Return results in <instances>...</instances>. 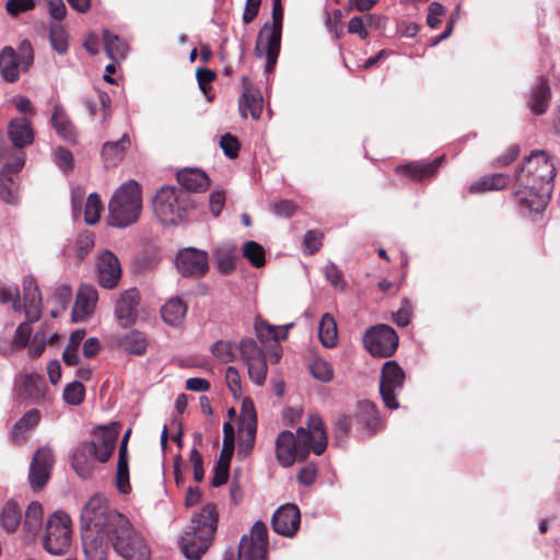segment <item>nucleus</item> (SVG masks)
<instances>
[{
	"instance_id": "obj_1",
	"label": "nucleus",
	"mask_w": 560,
	"mask_h": 560,
	"mask_svg": "<svg viewBox=\"0 0 560 560\" xmlns=\"http://www.w3.org/2000/svg\"><path fill=\"white\" fill-rule=\"evenodd\" d=\"M81 518L113 534V547L122 560H150L151 551L142 535L125 515L110 510L104 498H91L81 512Z\"/></svg>"
},
{
	"instance_id": "obj_2",
	"label": "nucleus",
	"mask_w": 560,
	"mask_h": 560,
	"mask_svg": "<svg viewBox=\"0 0 560 560\" xmlns=\"http://www.w3.org/2000/svg\"><path fill=\"white\" fill-rule=\"evenodd\" d=\"M556 165L549 153L535 150L515 174V201L522 213L542 212L553 190Z\"/></svg>"
},
{
	"instance_id": "obj_3",
	"label": "nucleus",
	"mask_w": 560,
	"mask_h": 560,
	"mask_svg": "<svg viewBox=\"0 0 560 560\" xmlns=\"http://www.w3.org/2000/svg\"><path fill=\"white\" fill-rule=\"evenodd\" d=\"M327 447V433L324 422L318 415H311L307 425L296 430V434L290 431H282L276 440V456L279 464L290 467L295 459L305 458L312 451L320 455Z\"/></svg>"
},
{
	"instance_id": "obj_4",
	"label": "nucleus",
	"mask_w": 560,
	"mask_h": 560,
	"mask_svg": "<svg viewBox=\"0 0 560 560\" xmlns=\"http://www.w3.org/2000/svg\"><path fill=\"white\" fill-rule=\"evenodd\" d=\"M118 439L116 425L101 428L94 433L92 441H85L75 448L71 465L79 477L89 479L96 469L97 463H106L114 453Z\"/></svg>"
},
{
	"instance_id": "obj_5",
	"label": "nucleus",
	"mask_w": 560,
	"mask_h": 560,
	"mask_svg": "<svg viewBox=\"0 0 560 560\" xmlns=\"http://www.w3.org/2000/svg\"><path fill=\"white\" fill-rule=\"evenodd\" d=\"M218 513L213 504H207L191 517L189 529L180 537L179 544L185 557L199 560L208 550L214 537Z\"/></svg>"
},
{
	"instance_id": "obj_6",
	"label": "nucleus",
	"mask_w": 560,
	"mask_h": 560,
	"mask_svg": "<svg viewBox=\"0 0 560 560\" xmlns=\"http://www.w3.org/2000/svg\"><path fill=\"white\" fill-rule=\"evenodd\" d=\"M142 209L141 187L136 180L124 183L113 195L108 203V224L127 228L140 217Z\"/></svg>"
},
{
	"instance_id": "obj_7",
	"label": "nucleus",
	"mask_w": 560,
	"mask_h": 560,
	"mask_svg": "<svg viewBox=\"0 0 560 560\" xmlns=\"http://www.w3.org/2000/svg\"><path fill=\"white\" fill-rule=\"evenodd\" d=\"M194 207L191 195L175 186L162 187L153 199L154 213L164 225L182 223Z\"/></svg>"
},
{
	"instance_id": "obj_8",
	"label": "nucleus",
	"mask_w": 560,
	"mask_h": 560,
	"mask_svg": "<svg viewBox=\"0 0 560 560\" xmlns=\"http://www.w3.org/2000/svg\"><path fill=\"white\" fill-rule=\"evenodd\" d=\"M23 298H19V289L16 285L0 288V302L7 304L13 303V308L16 312H23L26 318L32 322L39 320L42 316V295L32 276H26L23 279Z\"/></svg>"
},
{
	"instance_id": "obj_9",
	"label": "nucleus",
	"mask_w": 560,
	"mask_h": 560,
	"mask_svg": "<svg viewBox=\"0 0 560 560\" xmlns=\"http://www.w3.org/2000/svg\"><path fill=\"white\" fill-rule=\"evenodd\" d=\"M71 545V520L63 512H55L46 523L43 547L50 555L60 556Z\"/></svg>"
},
{
	"instance_id": "obj_10",
	"label": "nucleus",
	"mask_w": 560,
	"mask_h": 560,
	"mask_svg": "<svg viewBox=\"0 0 560 560\" xmlns=\"http://www.w3.org/2000/svg\"><path fill=\"white\" fill-rule=\"evenodd\" d=\"M398 335L388 325L378 324L366 330L363 342L365 349L378 358H387L395 353L398 347Z\"/></svg>"
},
{
	"instance_id": "obj_11",
	"label": "nucleus",
	"mask_w": 560,
	"mask_h": 560,
	"mask_svg": "<svg viewBox=\"0 0 560 560\" xmlns=\"http://www.w3.org/2000/svg\"><path fill=\"white\" fill-rule=\"evenodd\" d=\"M405 372L396 361L383 364L380 380V393L384 405L395 410L399 407L397 396L404 388Z\"/></svg>"
},
{
	"instance_id": "obj_12",
	"label": "nucleus",
	"mask_w": 560,
	"mask_h": 560,
	"mask_svg": "<svg viewBox=\"0 0 560 560\" xmlns=\"http://www.w3.org/2000/svg\"><path fill=\"white\" fill-rule=\"evenodd\" d=\"M281 34L282 28L269 25V22H266L260 30L255 52L259 58L266 57V72H270L277 63L280 52Z\"/></svg>"
},
{
	"instance_id": "obj_13",
	"label": "nucleus",
	"mask_w": 560,
	"mask_h": 560,
	"mask_svg": "<svg viewBox=\"0 0 560 560\" xmlns=\"http://www.w3.org/2000/svg\"><path fill=\"white\" fill-rule=\"evenodd\" d=\"M85 533L82 535L83 550L86 560H107L108 545H113V534L101 530L96 526L83 521Z\"/></svg>"
},
{
	"instance_id": "obj_14",
	"label": "nucleus",
	"mask_w": 560,
	"mask_h": 560,
	"mask_svg": "<svg viewBox=\"0 0 560 560\" xmlns=\"http://www.w3.org/2000/svg\"><path fill=\"white\" fill-rule=\"evenodd\" d=\"M54 463V452L50 447L42 446L35 452L28 471V480L33 490H39L47 483Z\"/></svg>"
},
{
	"instance_id": "obj_15",
	"label": "nucleus",
	"mask_w": 560,
	"mask_h": 560,
	"mask_svg": "<svg viewBox=\"0 0 560 560\" xmlns=\"http://www.w3.org/2000/svg\"><path fill=\"white\" fill-rule=\"evenodd\" d=\"M267 526L264 522L257 521L250 529V535H244L240 548L244 549V557L248 560H266L267 556Z\"/></svg>"
},
{
	"instance_id": "obj_16",
	"label": "nucleus",
	"mask_w": 560,
	"mask_h": 560,
	"mask_svg": "<svg viewBox=\"0 0 560 560\" xmlns=\"http://www.w3.org/2000/svg\"><path fill=\"white\" fill-rule=\"evenodd\" d=\"M301 524V513L295 504L287 503L278 508L271 517L273 530L284 537H293Z\"/></svg>"
},
{
	"instance_id": "obj_17",
	"label": "nucleus",
	"mask_w": 560,
	"mask_h": 560,
	"mask_svg": "<svg viewBox=\"0 0 560 560\" xmlns=\"http://www.w3.org/2000/svg\"><path fill=\"white\" fill-rule=\"evenodd\" d=\"M140 303V293L137 289L130 288L119 294L115 303V318L119 326L128 327L138 319V307Z\"/></svg>"
},
{
	"instance_id": "obj_18",
	"label": "nucleus",
	"mask_w": 560,
	"mask_h": 560,
	"mask_svg": "<svg viewBox=\"0 0 560 560\" xmlns=\"http://www.w3.org/2000/svg\"><path fill=\"white\" fill-rule=\"evenodd\" d=\"M176 267L185 277H201L208 270L207 252L196 248H185L176 257Z\"/></svg>"
},
{
	"instance_id": "obj_19",
	"label": "nucleus",
	"mask_w": 560,
	"mask_h": 560,
	"mask_svg": "<svg viewBox=\"0 0 560 560\" xmlns=\"http://www.w3.org/2000/svg\"><path fill=\"white\" fill-rule=\"evenodd\" d=\"M121 277L120 262L116 255L105 250L97 259V278L101 287L114 289L117 287Z\"/></svg>"
},
{
	"instance_id": "obj_20",
	"label": "nucleus",
	"mask_w": 560,
	"mask_h": 560,
	"mask_svg": "<svg viewBox=\"0 0 560 560\" xmlns=\"http://www.w3.org/2000/svg\"><path fill=\"white\" fill-rule=\"evenodd\" d=\"M97 300V290L93 285H81L72 310V320L79 323L89 318L95 311Z\"/></svg>"
},
{
	"instance_id": "obj_21",
	"label": "nucleus",
	"mask_w": 560,
	"mask_h": 560,
	"mask_svg": "<svg viewBox=\"0 0 560 560\" xmlns=\"http://www.w3.org/2000/svg\"><path fill=\"white\" fill-rule=\"evenodd\" d=\"M244 90L238 103L240 114L243 118L247 117L249 112L254 120H258L262 114L264 98L259 90L255 89L247 83L246 78H243Z\"/></svg>"
},
{
	"instance_id": "obj_22",
	"label": "nucleus",
	"mask_w": 560,
	"mask_h": 560,
	"mask_svg": "<svg viewBox=\"0 0 560 560\" xmlns=\"http://www.w3.org/2000/svg\"><path fill=\"white\" fill-rule=\"evenodd\" d=\"M445 156L440 155L430 162L416 161L404 165H398L396 171L398 173L408 175L413 180L420 182L435 175L439 167L443 163Z\"/></svg>"
},
{
	"instance_id": "obj_23",
	"label": "nucleus",
	"mask_w": 560,
	"mask_h": 560,
	"mask_svg": "<svg viewBox=\"0 0 560 560\" xmlns=\"http://www.w3.org/2000/svg\"><path fill=\"white\" fill-rule=\"evenodd\" d=\"M131 430L128 429L120 442L119 451H118V460H117V469H116V476H115V485L117 490L122 493L127 494L131 490V486L129 482V465H128V439L130 436Z\"/></svg>"
},
{
	"instance_id": "obj_24",
	"label": "nucleus",
	"mask_w": 560,
	"mask_h": 560,
	"mask_svg": "<svg viewBox=\"0 0 560 560\" xmlns=\"http://www.w3.org/2000/svg\"><path fill=\"white\" fill-rule=\"evenodd\" d=\"M214 262L218 270L223 275H230L236 269L238 259L237 246L234 242H223L215 248Z\"/></svg>"
},
{
	"instance_id": "obj_25",
	"label": "nucleus",
	"mask_w": 560,
	"mask_h": 560,
	"mask_svg": "<svg viewBox=\"0 0 560 560\" xmlns=\"http://www.w3.org/2000/svg\"><path fill=\"white\" fill-rule=\"evenodd\" d=\"M180 189L188 194L192 191H203L209 188L210 180L207 174L198 168H184L176 174Z\"/></svg>"
},
{
	"instance_id": "obj_26",
	"label": "nucleus",
	"mask_w": 560,
	"mask_h": 560,
	"mask_svg": "<svg viewBox=\"0 0 560 560\" xmlns=\"http://www.w3.org/2000/svg\"><path fill=\"white\" fill-rule=\"evenodd\" d=\"M551 91L548 82L544 78L537 79L530 90L528 107L535 115L545 114L549 107Z\"/></svg>"
},
{
	"instance_id": "obj_27",
	"label": "nucleus",
	"mask_w": 560,
	"mask_h": 560,
	"mask_svg": "<svg viewBox=\"0 0 560 560\" xmlns=\"http://www.w3.org/2000/svg\"><path fill=\"white\" fill-rule=\"evenodd\" d=\"M45 380L38 373L24 375L19 384L20 395L34 402H40L45 398Z\"/></svg>"
},
{
	"instance_id": "obj_28",
	"label": "nucleus",
	"mask_w": 560,
	"mask_h": 560,
	"mask_svg": "<svg viewBox=\"0 0 560 560\" xmlns=\"http://www.w3.org/2000/svg\"><path fill=\"white\" fill-rule=\"evenodd\" d=\"M8 133L15 149L24 148L34 140L31 121L26 118L13 119L9 125Z\"/></svg>"
},
{
	"instance_id": "obj_29",
	"label": "nucleus",
	"mask_w": 560,
	"mask_h": 560,
	"mask_svg": "<svg viewBox=\"0 0 560 560\" xmlns=\"http://www.w3.org/2000/svg\"><path fill=\"white\" fill-rule=\"evenodd\" d=\"M115 343L124 351L136 355L143 354L148 347V340L144 334L139 330H130L117 336Z\"/></svg>"
},
{
	"instance_id": "obj_30",
	"label": "nucleus",
	"mask_w": 560,
	"mask_h": 560,
	"mask_svg": "<svg viewBox=\"0 0 560 560\" xmlns=\"http://www.w3.org/2000/svg\"><path fill=\"white\" fill-rule=\"evenodd\" d=\"M129 145L130 138L126 133L117 141L105 142L102 148V158L105 166L117 165L122 160Z\"/></svg>"
},
{
	"instance_id": "obj_31",
	"label": "nucleus",
	"mask_w": 560,
	"mask_h": 560,
	"mask_svg": "<svg viewBox=\"0 0 560 560\" xmlns=\"http://www.w3.org/2000/svg\"><path fill=\"white\" fill-rule=\"evenodd\" d=\"M22 69L19 56L12 47H4L0 54V70L8 82H15L20 78Z\"/></svg>"
},
{
	"instance_id": "obj_32",
	"label": "nucleus",
	"mask_w": 560,
	"mask_h": 560,
	"mask_svg": "<svg viewBox=\"0 0 560 560\" xmlns=\"http://www.w3.org/2000/svg\"><path fill=\"white\" fill-rule=\"evenodd\" d=\"M40 412L37 409L28 410L11 430V439L14 443H22L26 440L28 433L38 424Z\"/></svg>"
},
{
	"instance_id": "obj_33",
	"label": "nucleus",
	"mask_w": 560,
	"mask_h": 560,
	"mask_svg": "<svg viewBox=\"0 0 560 560\" xmlns=\"http://www.w3.org/2000/svg\"><path fill=\"white\" fill-rule=\"evenodd\" d=\"M103 39L105 52L112 61L118 63L126 58L129 47L125 39L108 30H104Z\"/></svg>"
},
{
	"instance_id": "obj_34",
	"label": "nucleus",
	"mask_w": 560,
	"mask_h": 560,
	"mask_svg": "<svg viewBox=\"0 0 560 560\" xmlns=\"http://www.w3.org/2000/svg\"><path fill=\"white\" fill-rule=\"evenodd\" d=\"M510 177L503 173L485 175L469 186V192L482 194L487 191L501 190L508 186Z\"/></svg>"
},
{
	"instance_id": "obj_35",
	"label": "nucleus",
	"mask_w": 560,
	"mask_h": 560,
	"mask_svg": "<svg viewBox=\"0 0 560 560\" xmlns=\"http://www.w3.org/2000/svg\"><path fill=\"white\" fill-rule=\"evenodd\" d=\"M50 122L56 132L66 141H73L75 138L73 127L68 115L60 104H56L52 108Z\"/></svg>"
},
{
	"instance_id": "obj_36",
	"label": "nucleus",
	"mask_w": 560,
	"mask_h": 560,
	"mask_svg": "<svg viewBox=\"0 0 560 560\" xmlns=\"http://www.w3.org/2000/svg\"><path fill=\"white\" fill-rule=\"evenodd\" d=\"M357 417L360 423H362L372 434L375 433L382 425V419L378 416L377 407L372 401H361L359 404Z\"/></svg>"
},
{
	"instance_id": "obj_37",
	"label": "nucleus",
	"mask_w": 560,
	"mask_h": 560,
	"mask_svg": "<svg viewBox=\"0 0 560 560\" xmlns=\"http://www.w3.org/2000/svg\"><path fill=\"white\" fill-rule=\"evenodd\" d=\"M384 22L385 19L383 16L370 13L362 16H353L348 22V32L358 35L361 39H365L369 36L368 26L375 25L381 27Z\"/></svg>"
},
{
	"instance_id": "obj_38",
	"label": "nucleus",
	"mask_w": 560,
	"mask_h": 560,
	"mask_svg": "<svg viewBox=\"0 0 560 560\" xmlns=\"http://www.w3.org/2000/svg\"><path fill=\"white\" fill-rule=\"evenodd\" d=\"M43 506L38 501L28 504L23 521V529L27 536L34 537L38 534L43 524Z\"/></svg>"
},
{
	"instance_id": "obj_39",
	"label": "nucleus",
	"mask_w": 560,
	"mask_h": 560,
	"mask_svg": "<svg viewBox=\"0 0 560 560\" xmlns=\"http://www.w3.org/2000/svg\"><path fill=\"white\" fill-rule=\"evenodd\" d=\"M318 338H319L320 343L325 348L330 349L337 345V339H338L337 323L335 320V317L329 313H325L319 320Z\"/></svg>"
},
{
	"instance_id": "obj_40",
	"label": "nucleus",
	"mask_w": 560,
	"mask_h": 560,
	"mask_svg": "<svg viewBox=\"0 0 560 560\" xmlns=\"http://www.w3.org/2000/svg\"><path fill=\"white\" fill-rule=\"evenodd\" d=\"M187 306L180 299H171L161 310L162 318L170 326H178L185 318Z\"/></svg>"
},
{
	"instance_id": "obj_41",
	"label": "nucleus",
	"mask_w": 560,
	"mask_h": 560,
	"mask_svg": "<svg viewBox=\"0 0 560 560\" xmlns=\"http://www.w3.org/2000/svg\"><path fill=\"white\" fill-rule=\"evenodd\" d=\"M0 199L12 206L20 201L19 184L13 176L0 172Z\"/></svg>"
},
{
	"instance_id": "obj_42",
	"label": "nucleus",
	"mask_w": 560,
	"mask_h": 560,
	"mask_svg": "<svg viewBox=\"0 0 560 560\" xmlns=\"http://www.w3.org/2000/svg\"><path fill=\"white\" fill-rule=\"evenodd\" d=\"M242 253L243 257L255 268H260L266 264L265 249L255 241H247L243 245Z\"/></svg>"
},
{
	"instance_id": "obj_43",
	"label": "nucleus",
	"mask_w": 560,
	"mask_h": 560,
	"mask_svg": "<svg viewBox=\"0 0 560 560\" xmlns=\"http://www.w3.org/2000/svg\"><path fill=\"white\" fill-rule=\"evenodd\" d=\"M21 510L13 501H9L2 509L1 523L8 532H13L21 523Z\"/></svg>"
},
{
	"instance_id": "obj_44",
	"label": "nucleus",
	"mask_w": 560,
	"mask_h": 560,
	"mask_svg": "<svg viewBox=\"0 0 560 560\" xmlns=\"http://www.w3.org/2000/svg\"><path fill=\"white\" fill-rule=\"evenodd\" d=\"M49 39L51 47L59 54L63 55L68 50V35L66 30L59 23H51L49 26Z\"/></svg>"
},
{
	"instance_id": "obj_45",
	"label": "nucleus",
	"mask_w": 560,
	"mask_h": 560,
	"mask_svg": "<svg viewBox=\"0 0 560 560\" xmlns=\"http://www.w3.org/2000/svg\"><path fill=\"white\" fill-rule=\"evenodd\" d=\"M238 350L242 359L246 364L266 358L265 352L258 347L257 342L252 338L240 341Z\"/></svg>"
},
{
	"instance_id": "obj_46",
	"label": "nucleus",
	"mask_w": 560,
	"mask_h": 560,
	"mask_svg": "<svg viewBox=\"0 0 560 560\" xmlns=\"http://www.w3.org/2000/svg\"><path fill=\"white\" fill-rule=\"evenodd\" d=\"M103 210V203L100 196L96 192L89 195L84 208V221L89 225H93L98 222L101 212Z\"/></svg>"
},
{
	"instance_id": "obj_47",
	"label": "nucleus",
	"mask_w": 560,
	"mask_h": 560,
	"mask_svg": "<svg viewBox=\"0 0 560 560\" xmlns=\"http://www.w3.org/2000/svg\"><path fill=\"white\" fill-rule=\"evenodd\" d=\"M308 366L312 375L320 382L327 383L334 377L331 364L322 358L312 359Z\"/></svg>"
},
{
	"instance_id": "obj_48",
	"label": "nucleus",
	"mask_w": 560,
	"mask_h": 560,
	"mask_svg": "<svg viewBox=\"0 0 560 560\" xmlns=\"http://www.w3.org/2000/svg\"><path fill=\"white\" fill-rule=\"evenodd\" d=\"M210 350L213 357L221 363H230L235 359L233 345L229 341L218 340L211 346Z\"/></svg>"
},
{
	"instance_id": "obj_49",
	"label": "nucleus",
	"mask_w": 560,
	"mask_h": 560,
	"mask_svg": "<svg viewBox=\"0 0 560 560\" xmlns=\"http://www.w3.org/2000/svg\"><path fill=\"white\" fill-rule=\"evenodd\" d=\"M84 395L83 384L79 381H73L66 386L62 397L68 405L78 406L83 401Z\"/></svg>"
},
{
	"instance_id": "obj_50",
	"label": "nucleus",
	"mask_w": 560,
	"mask_h": 560,
	"mask_svg": "<svg viewBox=\"0 0 560 560\" xmlns=\"http://www.w3.org/2000/svg\"><path fill=\"white\" fill-rule=\"evenodd\" d=\"M33 322L27 318V320L21 323L14 332V336L11 340V347H15L16 349H22L26 347L30 342V338L32 335L31 324Z\"/></svg>"
},
{
	"instance_id": "obj_51",
	"label": "nucleus",
	"mask_w": 560,
	"mask_h": 560,
	"mask_svg": "<svg viewBox=\"0 0 560 560\" xmlns=\"http://www.w3.org/2000/svg\"><path fill=\"white\" fill-rule=\"evenodd\" d=\"M247 365L249 378L258 386H261L267 376L268 365L266 358L250 362Z\"/></svg>"
},
{
	"instance_id": "obj_52",
	"label": "nucleus",
	"mask_w": 560,
	"mask_h": 560,
	"mask_svg": "<svg viewBox=\"0 0 560 560\" xmlns=\"http://www.w3.org/2000/svg\"><path fill=\"white\" fill-rule=\"evenodd\" d=\"M234 427L230 422L223 424V445L219 458L231 460L234 452Z\"/></svg>"
},
{
	"instance_id": "obj_53",
	"label": "nucleus",
	"mask_w": 560,
	"mask_h": 560,
	"mask_svg": "<svg viewBox=\"0 0 560 560\" xmlns=\"http://www.w3.org/2000/svg\"><path fill=\"white\" fill-rule=\"evenodd\" d=\"M241 434L237 452L238 455L246 456L254 447L256 429H253V425H249V428L241 429Z\"/></svg>"
},
{
	"instance_id": "obj_54",
	"label": "nucleus",
	"mask_w": 560,
	"mask_h": 560,
	"mask_svg": "<svg viewBox=\"0 0 560 560\" xmlns=\"http://www.w3.org/2000/svg\"><path fill=\"white\" fill-rule=\"evenodd\" d=\"M230 462L226 458H219L213 468V477L211 483L213 487H220L228 481Z\"/></svg>"
},
{
	"instance_id": "obj_55",
	"label": "nucleus",
	"mask_w": 560,
	"mask_h": 560,
	"mask_svg": "<svg viewBox=\"0 0 560 560\" xmlns=\"http://www.w3.org/2000/svg\"><path fill=\"white\" fill-rule=\"evenodd\" d=\"M240 425L241 429L249 428V425H253V429L257 427L256 412L250 400H244L242 404Z\"/></svg>"
},
{
	"instance_id": "obj_56",
	"label": "nucleus",
	"mask_w": 560,
	"mask_h": 560,
	"mask_svg": "<svg viewBox=\"0 0 560 560\" xmlns=\"http://www.w3.org/2000/svg\"><path fill=\"white\" fill-rule=\"evenodd\" d=\"M325 278L326 280L336 289L345 290L346 289V282L342 277L341 270L337 267L336 264L329 262L325 267Z\"/></svg>"
},
{
	"instance_id": "obj_57",
	"label": "nucleus",
	"mask_w": 560,
	"mask_h": 560,
	"mask_svg": "<svg viewBox=\"0 0 560 560\" xmlns=\"http://www.w3.org/2000/svg\"><path fill=\"white\" fill-rule=\"evenodd\" d=\"M35 8L34 0H8L5 11L10 16L16 18L21 13L31 11Z\"/></svg>"
},
{
	"instance_id": "obj_58",
	"label": "nucleus",
	"mask_w": 560,
	"mask_h": 560,
	"mask_svg": "<svg viewBox=\"0 0 560 560\" xmlns=\"http://www.w3.org/2000/svg\"><path fill=\"white\" fill-rule=\"evenodd\" d=\"M55 164L63 172L69 171L73 166L72 153L62 147L57 148L52 153Z\"/></svg>"
},
{
	"instance_id": "obj_59",
	"label": "nucleus",
	"mask_w": 560,
	"mask_h": 560,
	"mask_svg": "<svg viewBox=\"0 0 560 560\" xmlns=\"http://www.w3.org/2000/svg\"><path fill=\"white\" fill-rule=\"evenodd\" d=\"M16 55L19 56L23 70H27L34 61L33 47L30 40L24 39L20 43Z\"/></svg>"
},
{
	"instance_id": "obj_60",
	"label": "nucleus",
	"mask_w": 560,
	"mask_h": 560,
	"mask_svg": "<svg viewBox=\"0 0 560 560\" xmlns=\"http://www.w3.org/2000/svg\"><path fill=\"white\" fill-rule=\"evenodd\" d=\"M412 314V306L408 299H404L400 303L399 310L393 314L394 322L399 327L409 325Z\"/></svg>"
},
{
	"instance_id": "obj_61",
	"label": "nucleus",
	"mask_w": 560,
	"mask_h": 560,
	"mask_svg": "<svg viewBox=\"0 0 560 560\" xmlns=\"http://www.w3.org/2000/svg\"><path fill=\"white\" fill-rule=\"evenodd\" d=\"M350 423L347 417H340L334 424V434L336 443L343 447L349 434Z\"/></svg>"
},
{
	"instance_id": "obj_62",
	"label": "nucleus",
	"mask_w": 560,
	"mask_h": 560,
	"mask_svg": "<svg viewBox=\"0 0 560 560\" xmlns=\"http://www.w3.org/2000/svg\"><path fill=\"white\" fill-rule=\"evenodd\" d=\"M220 147L223 153L230 159H235L238 155L240 142L230 133H225L221 137Z\"/></svg>"
},
{
	"instance_id": "obj_63",
	"label": "nucleus",
	"mask_w": 560,
	"mask_h": 560,
	"mask_svg": "<svg viewBox=\"0 0 560 560\" xmlns=\"http://www.w3.org/2000/svg\"><path fill=\"white\" fill-rule=\"evenodd\" d=\"M46 343H47V337H46V334L45 331L43 330H37L33 337V339L28 342V353L31 357H39L45 348H46Z\"/></svg>"
},
{
	"instance_id": "obj_64",
	"label": "nucleus",
	"mask_w": 560,
	"mask_h": 560,
	"mask_svg": "<svg viewBox=\"0 0 560 560\" xmlns=\"http://www.w3.org/2000/svg\"><path fill=\"white\" fill-rule=\"evenodd\" d=\"M94 246V234L91 232L83 233L77 241V256L83 259Z\"/></svg>"
}]
</instances>
